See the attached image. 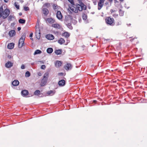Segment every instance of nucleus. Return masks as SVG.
I'll use <instances>...</instances> for the list:
<instances>
[{
    "instance_id": "49",
    "label": "nucleus",
    "mask_w": 147,
    "mask_h": 147,
    "mask_svg": "<svg viewBox=\"0 0 147 147\" xmlns=\"http://www.w3.org/2000/svg\"><path fill=\"white\" fill-rule=\"evenodd\" d=\"M19 15L20 16H21V15H22V13L20 12V13H19Z\"/></svg>"
},
{
    "instance_id": "30",
    "label": "nucleus",
    "mask_w": 147,
    "mask_h": 147,
    "mask_svg": "<svg viewBox=\"0 0 147 147\" xmlns=\"http://www.w3.org/2000/svg\"><path fill=\"white\" fill-rule=\"evenodd\" d=\"M70 29H72V27L71 26V22H68L67 24H65Z\"/></svg>"
},
{
    "instance_id": "22",
    "label": "nucleus",
    "mask_w": 147,
    "mask_h": 147,
    "mask_svg": "<svg viewBox=\"0 0 147 147\" xmlns=\"http://www.w3.org/2000/svg\"><path fill=\"white\" fill-rule=\"evenodd\" d=\"M19 84V81L17 80H15L12 82V84L13 86H17Z\"/></svg>"
},
{
    "instance_id": "40",
    "label": "nucleus",
    "mask_w": 147,
    "mask_h": 147,
    "mask_svg": "<svg viewBox=\"0 0 147 147\" xmlns=\"http://www.w3.org/2000/svg\"><path fill=\"white\" fill-rule=\"evenodd\" d=\"M21 68L22 69H24L25 68V65H23V64H22V65H21Z\"/></svg>"
},
{
    "instance_id": "13",
    "label": "nucleus",
    "mask_w": 147,
    "mask_h": 147,
    "mask_svg": "<svg viewBox=\"0 0 147 147\" xmlns=\"http://www.w3.org/2000/svg\"><path fill=\"white\" fill-rule=\"evenodd\" d=\"M47 79H46H46L44 78H43L41 81L40 84L41 86H43L46 84L47 82Z\"/></svg>"
},
{
    "instance_id": "47",
    "label": "nucleus",
    "mask_w": 147,
    "mask_h": 147,
    "mask_svg": "<svg viewBox=\"0 0 147 147\" xmlns=\"http://www.w3.org/2000/svg\"><path fill=\"white\" fill-rule=\"evenodd\" d=\"M8 0H4V1L5 2L7 3L8 2Z\"/></svg>"
},
{
    "instance_id": "6",
    "label": "nucleus",
    "mask_w": 147,
    "mask_h": 147,
    "mask_svg": "<svg viewBox=\"0 0 147 147\" xmlns=\"http://www.w3.org/2000/svg\"><path fill=\"white\" fill-rule=\"evenodd\" d=\"M105 0H99V1L98 2V9L99 10H100L102 7L103 5V4Z\"/></svg>"
},
{
    "instance_id": "4",
    "label": "nucleus",
    "mask_w": 147,
    "mask_h": 147,
    "mask_svg": "<svg viewBox=\"0 0 147 147\" xmlns=\"http://www.w3.org/2000/svg\"><path fill=\"white\" fill-rule=\"evenodd\" d=\"M9 13L10 11L9 9H5L2 14V18L4 19L6 18L9 16Z\"/></svg>"
},
{
    "instance_id": "8",
    "label": "nucleus",
    "mask_w": 147,
    "mask_h": 147,
    "mask_svg": "<svg viewBox=\"0 0 147 147\" xmlns=\"http://www.w3.org/2000/svg\"><path fill=\"white\" fill-rule=\"evenodd\" d=\"M56 16L59 20H61L62 18V16L60 11H58L56 14Z\"/></svg>"
},
{
    "instance_id": "1",
    "label": "nucleus",
    "mask_w": 147,
    "mask_h": 147,
    "mask_svg": "<svg viewBox=\"0 0 147 147\" xmlns=\"http://www.w3.org/2000/svg\"><path fill=\"white\" fill-rule=\"evenodd\" d=\"M71 4V6H69L68 13H69L73 12L76 13H78V11H81L82 10H85L86 9V6L82 2H81L80 4H74L73 0H67Z\"/></svg>"
},
{
    "instance_id": "38",
    "label": "nucleus",
    "mask_w": 147,
    "mask_h": 147,
    "mask_svg": "<svg viewBox=\"0 0 147 147\" xmlns=\"http://www.w3.org/2000/svg\"><path fill=\"white\" fill-rule=\"evenodd\" d=\"M44 6L47 7H49L50 6V4L49 3H46L45 4Z\"/></svg>"
},
{
    "instance_id": "33",
    "label": "nucleus",
    "mask_w": 147,
    "mask_h": 147,
    "mask_svg": "<svg viewBox=\"0 0 147 147\" xmlns=\"http://www.w3.org/2000/svg\"><path fill=\"white\" fill-rule=\"evenodd\" d=\"M34 94L38 95L40 94V91L39 90H36L34 92Z\"/></svg>"
},
{
    "instance_id": "3",
    "label": "nucleus",
    "mask_w": 147,
    "mask_h": 147,
    "mask_svg": "<svg viewBox=\"0 0 147 147\" xmlns=\"http://www.w3.org/2000/svg\"><path fill=\"white\" fill-rule=\"evenodd\" d=\"M73 20L72 16L70 15H67L65 16L64 22L65 24H67L68 22H71Z\"/></svg>"
},
{
    "instance_id": "24",
    "label": "nucleus",
    "mask_w": 147,
    "mask_h": 147,
    "mask_svg": "<svg viewBox=\"0 0 147 147\" xmlns=\"http://www.w3.org/2000/svg\"><path fill=\"white\" fill-rule=\"evenodd\" d=\"M62 35L66 38H68L70 36V34L67 32H65L63 33Z\"/></svg>"
},
{
    "instance_id": "12",
    "label": "nucleus",
    "mask_w": 147,
    "mask_h": 147,
    "mask_svg": "<svg viewBox=\"0 0 147 147\" xmlns=\"http://www.w3.org/2000/svg\"><path fill=\"white\" fill-rule=\"evenodd\" d=\"M47 22L50 24H53L54 23L55 20L52 18H49L47 19L46 20Z\"/></svg>"
},
{
    "instance_id": "37",
    "label": "nucleus",
    "mask_w": 147,
    "mask_h": 147,
    "mask_svg": "<svg viewBox=\"0 0 147 147\" xmlns=\"http://www.w3.org/2000/svg\"><path fill=\"white\" fill-rule=\"evenodd\" d=\"M29 7H24V9L25 11H27L29 10Z\"/></svg>"
},
{
    "instance_id": "53",
    "label": "nucleus",
    "mask_w": 147,
    "mask_h": 147,
    "mask_svg": "<svg viewBox=\"0 0 147 147\" xmlns=\"http://www.w3.org/2000/svg\"><path fill=\"white\" fill-rule=\"evenodd\" d=\"M120 1H123L124 0H119Z\"/></svg>"
},
{
    "instance_id": "5",
    "label": "nucleus",
    "mask_w": 147,
    "mask_h": 147,
    "mask_svg": "<svg viewBox=\"0 0 147 147\" xmlns=\"http://www.w3.org/2000/svg\"><path fill=\"white\" fill-rule=\"evenodd\" d=\"M106 22L108 24L111 25L114 21V19L110 17H108L105 19Z\"/></svg>"
},
{
    "instance_id": "28",
    "label": "nucleus",
    "mask_w": 147,
    "mask_h": 147,
    "mask_svg": "<svg viewBox=\"0 0 147 147\" xmlns=\"http://www.w3.org/2000/svg\"><path fill=\"white\" fill-rule=\"evenodd\" d=\"M41 51L39 50H37L35 51L34 53V55H36L38 54H39L41 53Z\"/></svg>"
},
{
    "instance_id": "52",
    "label": "nucleus",
    "mask_w": 147,
    "mask_h": 147,
    "mask_svg": "<svg viewBox=\"0 0 147 147\" xmlns=\"http://www.w3.org/2000/svg\"><path fill=\"white\" fill-rule=\"evenodd\" d=\"M30 39H31V40H33V38H31Z\"/></svg>"
},
{
    "instance_id": "44",
    "label": "nucleus",
    "mask_w": 147,
    "mask_h": 147,
    "mask_svg": "<svg viewBox=\"0 0 147 147\" xmlns=\"http://www.w3.org/2000/svg\"><path fill=\"white\" fill-rule=\"evenodd\" d=\"M38 74L39 76H42V74L41 72H39L38 73Z\"/></svg>"
},
{
    "instance_id": "21",
    "label": "nucleus",
    "mask_w": 147,
    "mask_h": 147,
    "mask_svg": "<svg viewBox=\"0 0 147 147\" xmlns=\"http://www.w3.org/2000/svg\"><path fill=\"white\" fill-rule=\"evenodd\" d=\"M58 42L60 45H62L65 42V40L64 39L61 38L58 40Z\"/></svg>"
},
{
    "instance_id": "48",
    "label": "nucleus",
    "mask_w": 147,
    "mask_h": 147,
    "mask_svg": "<svg viewBox=\"0 0 147 147\" xmlns=\"http://www.w3.org/2000/svg\"><path fill=\"white\" fill-rule=\"evenodd\" d=\"M113 11V9H111V13H113V12L114 11Z\"/></svg>"
},
{
    "instance_id": "16",
    "label": "nucleus",
    "mask_w": 147,
    "mask_h": 147,
    "mask_svg": "<svg viewBox=\"0 0 147 147\" xmlns=\"http://www.w3.org/2000/svg\"><path fill=\"white\" fill-rule=\"evenodd\" d=\"M62 64V62L61 61H57L55 62V65L57 67H59L61 66Z\"/></svg>"
},
{
    "instance_id": "41",
    "label": "nucleus",
    "mask_w": 147,
    "mask_h": 147,
    "mask_svg": "<svg viewBox=\"0 0 147 147\" xmlns=\"http://www.w3.org/2000/svg\"><path fill=\"white\" fill-rule=\"evenodd\" d=\"M14 18V17L13 16H11V15L9 17H8V18L10 20V19H11L12 18Z\"/></svg>"
},
{
    "instance_id": "15",
    "label": "nucleus",
    "mask_w": 147,
    "mask_h": 147,
    "mask_svg": "<svg viewBox=\"0 0 147 147\" xmlns=\"http://www.w3.org/2000/svg\"><path fill=\"white\" fill-rule=\"evenodd\" d=\"M42 12L45 15L47 16L49 13L48 9L46 8H43L42 9Z\"/></svg>"
},
{
    "instance_id": "32",
    "label": "nucleus",
    "mask_w": 147,
    "mask_h": 147,
    "mask_svg": "<svg viewBox=\"0 0 147 147\" xmlns=\"http://www.w3.org/2000/svg\"><path fill=\"white\" fill-rule=\"evenodd\" d=\"M82 18L84 20H86L87 18V16L85 14H83L82 15Z\"/></svg>"
},
{
    "instance_id": "23",
    "label": "nucleus",
    "mask_w": 147,
    "mask_h": 147,
    "mask_svg": "<svg viewBox=\"0 0 147 147\" xmlns=\"http://www.w3.org/2000/svg\"><path fill=\"white\" fill-rule=\"evenodd\" d=\"M55 92V91L51 90L50 91L47 92V94L48 95H50L52 96L54 94Z\"/></svg>"
},
{
    "instance_id": "2",
    "label": "nucleus",
    "mask_w": 147,
    "mask_h": 147,
    "mask_svg": "<svg viewBox=\"0 0 147 147\" xmlns=\"http://www.w3.org/2000/svg\"><path fill=\"white\" fill-rule=\"evenodd\" d=\"M25 37V36L23 35L19 39L18 43V47L19 48H21L23 46Z\"/></svg>"
},
{
    "instance_id": "43",
    "label": "nucleus",
    "mask_w": 147,
    "mask_h": 147,
    "mask_svg": "<svg viewBox=\"0 0 147 147\" xmlns=\"http://www.w3.org/2000/svg\"><path fill=\"white\" fill-rule=\"evenodd\" d=\"M74 22V24H75L76 23L77 21L76 20H73H73L72 21V22Z\"/></svg>"
},
{
    "instance_id": "36",
    "label": "nucleus",
    "mask_w": 147,
    "mask_h": 147,
    "mask_svg": "<svg viewBox=\"0 0 147 147\" xmlns=\"http://www.w3.org/2000/svg\"><path fill=\"white\" fill-rule=\"evenodd\" d=\"M14 5L15 6L17 9H19V5H18L16 2L15 3Z\"/></svg>"
},
{
    "instance_id": "20",
    "label": "nucleus",
    "mask_w": 147,
    "mask_h": 147,
    "mask_svg": "<svg viewBox=\"0 0 147 147\" xmlns=\"http://www.w3.org/2000/svg\"><path fill=\"white\" fill-rule=\"evenodd\" d=\"M52 26L54 28L58 29H59L61 28L60 26L58 24H53L52 25Z\"/></svg>"
},
{
    "instance_id": "19",
    "label": "nucleus",
    "mask_w": 147,
    "mask_h": 147,
    "mask_svg": "<svg viewBox=\"0 0 147 147\" xmlns=\"http://www.w3.org/2000/svg\"><path fill=\"white\" fill-rule=\"evenodd\" d=\"M21 94L22 95L25 96L28 95V92L26 90H24L21 91Z\"/></svg>"
},
{
    "instance_id": "26",
    "label": "nucleus",
    "mask_w": 147,
    "mask_h": 147,
    "mask_svg": "<svg viewBox=\"0 0 147 147\" xmlns=\"http://www.w3.org/2000/svg\"><path fill=\"white\" fill-rule=\"evenodd\" d=\"M55 53L57 55H60L62 53V50L61 49L56 50L55 51Z\"/></svg>"
},
{
    "instance_id": "27",
    "label": "nucleus",
    "mask_w": 147,
    "mask_h": 147,
    "mask_svg": "<svg viewBox=\"0 0 147 147\" xmlns=\"http://www.w3.org/2000/svg\"><path fill=\"white\" fill-rule=\"evenodd\" d=\"M3 7L1 6L0 7V18L2 16V13H3Z\"/></svg>"
},
{
    "instance_id": "25",
    "label": "nucleus",
    "mask_w": 147,
    "mask_h": 147,
    "mask_svg": "<svg viewBox=\"0 0 147 147\" xmlns=\"http://www.w3.org/2000/svg\"><path fill=\"white\" fill-rule=\"evenodd\" d=\"M53 49L51 48H49L47 49V51L48 53H51L53 51Z\"/></svg>"
},
{
    "instance_id": "17",
    "label": "nucleus",
    "mask_w": 147,
    "mask_h": 147,
    "mask_svg": "<svg viewBox=\"0 0 147 147\" xmlns=\"http://www.w3.org/2000/svg\"><path fill=\"white\" fill-rule=\"evenodd\" d=\"M13 64L10 61L8 62L5 65V67L7 68L11 67L13 66Z\"/></svg>"
},
{
    "instance_id": "29",
    "label": "nucleus",
    "mask_w": 147,
    "mask_h": 147,
    "mask_svg": "<svg viewBox=\"0 0 147 147\" xmlns=\"http://www.w3.org/2000/svg\"><path fill=\"white\" fill-rule=\"evenodd\" d=\"M19 22L20 24H24L25 22V20L22 19H20L19 20Z\"/></svg>"
},
{
    "instance_id": "7",
    "label": "nucleus",
    "mask_w": 147,
    "mask_h": 147,
    "mask_svg": "<svg viewBox=\"0 0 147 147\" xmlns=\"http://www.w3.org/2000/svg\"><path fill=\"white\" fill-rule=\"evenodd\" d=\"M36 38L39 39L40 38V32L39 28H36Z\"/></svg>"
},
{
    "instance_id": "42",
    "label": "nucleus",
    "mask_w": 147,
    "mask_h": 147,
    "mask_svg": "<svg viewBox=\"0 0 147 147\" xmlns=\"http://www.w3.org/2000/svg\"><path fill=\"white\" fill-rule=\"evenodd\" d=\"M118 15L117 14H114L113 15V16L115 18H116L118 16Z\"/></svg>"
},
{
    "instance_id": "9",
    "label": "nucleus",
    "mask_w": 147,
    "mask_h": 147,
    "mask_svg": "<svg viewBox=\"0 0 147 147\" xmlns=\"http://www.w3.org/2000/svg\"><path fill=\"white\" fill-rule=\"evenodd\" d=\"M71 65L70 63H67L65 66V68L66 70H68L71 69Z\"/></svg>"
},
{
    "instance_id": "39",
    "label": "nucleus",
    "mask_w": 147,
    "mask_h": 147,
    "mask_svg": "<svg viewBox=\"0 0 147 147\" xmlns=\"http://www.w3.org/2000/svg\"><path fill=\"white\" fill-rule=\"evenodd\" d=\"M41 68L42 69H45L46 68V66L45 65H43L41 66Z\"/></svg>"
},
{
    "instance_id": "31",
    "label": "nucleus",
    "mask_w": 147,
    "mask_h": 147,
    "mask_svg": "<svg viewBox=\"0 0 147 147\" xmlns=\"http://www.w3.org/2000/svg\"><path fill=\"white\" fill-rule=\"evenodd\" d=\"M119 15L120 16H122L123 15L124 11H122L121 9H120L119 11Z\"/></svg>"
},
{
    "instance_id": "54",
    "label": "nucleus",
    "mask_w": 147,
    "mask_h": 147,
    "mask_svg": "<svg viewBox=\"0 0 147 147\" xmlns=\"http://www.w3.org/2000/svg\"><path fill=\"white\" fill-rule=\"evenodd\" d=\"M78 0L79 1H81L82 0Z\"/></svg>"
},
{
    "instance_id": "14",
    "label": "nucleus",
    "mask_w": 147,
    "mask_h": 147,
    "mask_svg": "<svg viewBox=\"0 0 147 147\" xmlns=\"http://www.w3.org/2000/svg\"><path fill=\"white\" fill-rule=\"evenodd\" d=\"M58 84L59 86H63L65 84V81L63 80H61L59 82Z\"/></svg>"
},
{
    "instance_id": "18",
    "label": "nucleus",
    "mask_w": 147,
    "mask_h": 147,
    "mask_svg": "<svg viewBox=\"0 0 147 147\" xmlns=\"http://www.w3.org/2000/svg\"><path fill=\"white\" fill-rule=\"evenodd\" d=\"M14 47V44L13 43H11L7 45V48L9 49H12Z\"/></svg>"
},
{
    "instance_id": "55",
    "label": "nucleus",
    "mask_w": 147,
    "mask_h": 147,
    "mask_svg": "<svg viewBox=\"0 0 147 147\" xmlns=\"http://www.w3.org/2000/svg\"><path fill=\"white\" fill-rule=\"evenodd\" d=\"M110 1H112V0H109Z\"/></svg>"
},
{
    "instance_id": "35",
    "label": "nucleus",
    "mask_w": 147,
    "mask_h": 147,
    "mask_svg": "<svg viewBox=\"0 0 147 147\" xmlns=\"http://www.w3.org/2000/svg\"><path fill=\"white\" fill-rule=\"evenodd\" d=\"M30 73L28 71H27L26 73V75L25 76L26 77H29L30 76Z\"/></svg>"
},
{
    "instance_id": "10",
    "label": "nucleus",
    "mask_w": 147,
    "mask_h": 147,
    "mask_svg": "<svg viewBox=\"0 0 147 147\" xmlns=\"http://www.w3.org/2000/svg\"><path fill=\"white\" fill-rule=\"evenodd\" d=\"M46 37L49 40H53L54 39V37L53 35L52 34H48L47 35Z\"/></svg>"
},
{
    "instance_id": "50",
    "label": "nucleus",
    "mask_w": 147,
    "mask_h": 147,
    "mask_svg": "<svg viewBox=\"0 0 147 147\" xmlns=\"http://www.w3.org/2000/svg\"><path fill=\"white\" fill-rule=\"evenodd\" d=\"M127 25L128 26H129L131 25V24H127Z\"/></svg>"
},
{
    "instance_id": "51",
    "label": "nucleus",
    "mask_w": 147,
    "mask_h": 147,
    "mask_svg": "<svg viewBox=\"0 0 147 147\" xmlns=\"http://www.w3.org/2000/svg\"><path fill=\"white\" fill-rule=\"evenodd\" d=\"M59 75H62L63 73H59Z\"/></svg>"
},
{
    "instance_id": "34",
    "label": "nucleus",
    "mask_w": 147,
    "mask_h": 147,
    "mask_svg": "<svg viewBox=\"0 0 147 147\" xmlns=\"http://www.w3.org/2000/svg\"><path fill=\"white\" fill-rule=\"evenodd\" d=\"M49 73H45L44 75L43 78L45 79L46 78V79H47Z\"/></svg>"
},
{
    "instance_id": "11",
    "label": "nucleus",
    "mask_w": 147,
    "mask_h": 147,
    "mask_svg": "<svg viewBox=\"0 0 147 147\" xmlns=\"http://www.w3.org/2000/svg\"><path fill=\"white\" fill-rule=\"evenodd\" d=\"M8 34L10 37H13L15 35L16 31L14 30H11L9 32Z\"/></svg>"
},
{
    "instance_id": "45",
    "label": "nucleus",
    "mask_w": 147,
    "mask_h": 147,
    "mask_svg": "<svg viewBox=\"0 0 147 147\" xmlns=\"http://www.w3.org/2000/svg\"><path fill=\"white\" fill-rule=\"evenodd\" d=\"M18 31H20L21 29V28L20 27H18Z\"/></svg>"
},
{
    "instance_id": "46",
    "label": "nucleus",
    "mask_w": 147,
    "mask_h": 147,
    "mask_svg": "<svg viewBox=\"0 0 147 147\" xmlns=\"http://www.w3.org/2000/svg\"><path fill=\"white\" fill-rule=\"evenodd\" d=\"M33 34L32 33H31L30 35V37H32V36Z\"/></svg>"
}]
</instances>
